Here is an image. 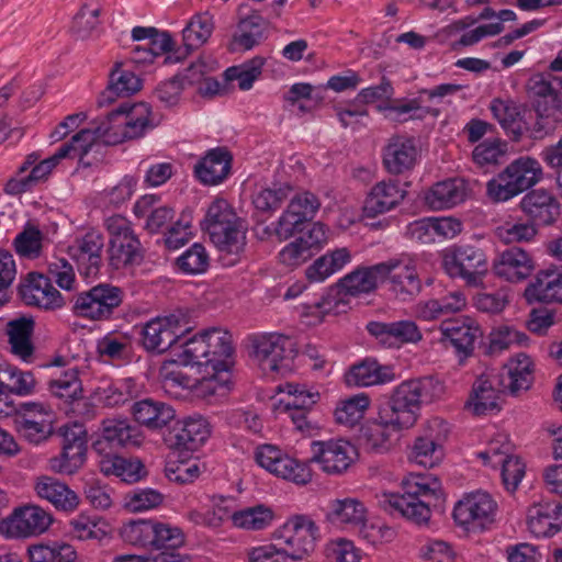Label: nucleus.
<instances>
[{"instance_id":"1","label":"nucleus","mask_w":562,"mask_h":562,"mask_svg":"<svg viewBox=\"0 0 562 562\" xmlns=\"http://www.w3.org/2000/svg\"><path fill=\"white\" fill-rule=\"evenodd\" d=\"M443 390V384L431 376L403 381L380 407L381 418L395 431L408 430L420 417L422 406L438 400Z\"/></svg>"},{"instance_id":"2","label":"nucleus","mask_w":562,"mask_h":562,"mask_svg":"<svg viewBox=\"0 0 562 562\" xmlns=\"http://www.w3.org/2000/svg\"><path fill=\"white\" fill-rule=\"evenodd\" d=\"M201 225L220 251L236 256L244 251L247 227L225 199L212 201Z\"/></svg>"},{"instance_id":"3","label":"nucleus","mask_w":562,"mask_h":562,"mask_svg":"<svg viewBox=\"0 0 562 562\" xmlns=\"http://www.w3.org/2000/svg\"><path fill=\"white\" fill-rule=\"evenodd\" d=\"M439 482L434 476H411L403 481V494L383 493L381 503L391 515H398L418 525H427L431 510L420 496L435 494Z\"/></svg>"},{"instance_id":"4","label":"nucleus","mask_w":562,"mask_h":562,"mask_svg":"<svg viewBox=\"0 0 562 562\" xmlns=\"http://www.w3.org/2000/svg\"><path fill=\"white\" fill-rule=\"evenodd\" d=\"M251 356L265 374H285L292 370L295 344L289 336L279 333L252 335Z\"/></svg>"},{"instance_id":"5","label":"nucleus","mask_w":562,"mask_h":562,"mask_svg":"<svg viewBox=\"0 0 562 562\" xmlns=\"http://www.w3.org/2000/svg\"><path fill=\"white\" fill-rule=\"evenodd\" d=\"M317 538L318 527L305 515L289 518L273 532V539L279 541V546L292 562H301L308 557L315 549Z\"/></svg>"},{"instance_id":"6","label":"nucleus","mask_w":562,"mask_h":562,"mask_svg":"<svg viewBox=\"0 0 562 562\" xmlns=\"http://www.w3.org/2000/svg\"><path fill=\"white\" fill-rule=\"evenodd\" d=\"M150 116V106L145 102L121 104L103 121L108 132L106 144H119L143 136L153 126Z\"/></svg>"},{"instance_id":"7","label":"nucleus","mask_w":562,"mask_h":562,"mask_svg":"<svg viewBox=\"0 0 562 562\" xmlns=\"http://www.w3.org/2000/svg\"><path fill=\"white\" fill-rule=\"evenodd\" d=\"M124 292L110 283H100L75 297L72 312L91 321H109L123 303Z\"/></svg>"},{"instance_id":"8","label":"nucleus","mask_w":562,"mask_h":562,"mask_svg":"<svg viewBox=\"0 0 562 562\" xmlns=\"http://www.w3.org/2000/svg\"><path fill=\"white\" fill-rule=\"evenodd\" d=\"M442 265L451 278H461L472 286L480 285L488 270L485 252L471 245L453 247L445 255Z\"/></svg>"},{"instance_id":"9","label":"nucleus","mask_w":562,"mask_h":562,"mask_svg":"<svg viewBox=\"0 0 562 562\" xmlns=\"http://www.w3.org/2000/svg\"><path fill=\"white\" fill-rule=\"evenodd\" d=\"M256 462L271 474L297 485H305L312 480V470L272 445H262L256 449Z\"/></svg>"},{"instance_id":"10","label":"nucleus","mask_w":562,"mask_h":562,"mask_svg":"<svg viewBox=\"0 0 562 562\" xmlns=\"http://www.w3.org/2000/svg\"><path fill=\"white\" fill-rule=\"evenodd\" d=\"M383 280L389 281V290L403 302L413 300L422 291L416 261L406 255L380 262Z\"/></svg>"},{"instance_id":"11","label":"nucleus","mask_w":562,"mask_h":562,"mask_svg":"<svg viewBox=\"0 0 562 562\" xmlns=\"http://www.w3.org/2000/svg\"><path fill=\"white\" fill-rule=\"evenodd\" d=\"M319 207L321 201L313 192L295 193L274 224L273 235L279 241L291 238L295 233L303 229L305 223L315 217Z\"/></svg>"},{"instance_id":"12","label":"nucleus","mask_w":562,"mask_h":562,"mask_svg":"<svg viewBox=\"0 0 562 562\" xmlns=\"http://www.w3.org/2000/svg\"><path fill=\"white\" fill-rule=\"evenodd\" d=\"M188 329L177 315L155 317L140 330V344L148 352L162 353L176 345Z\"/></svg>"},{"instance_id":"13","label":"nucleus","mask_w":562,"mask_h":562,"mask_svg":"<svg viewBox=\"0 0 562 562\" xmlns=\"http://www.w3.org/2000/svg\"><path fill=\"white\" fill-rule=\"evenodd\" d=\"M52 516L42 507L27 505L15 509L0 521V533L7 538H26L47 530Z\"/></svg>"},{"instance_id":"14","label":"nucleus","mask_w":562,"mask_h":562,"mask_svg":"<svg viewBox=\"0 0 562 562\" xmlns=\"http://www.w3.org/2000/svg\"><path fill=\"white\" fill-rule=\"evenodd\" d=\"M48 391L56 398L70 404L71 412L77 416L85 419L94 417V405L82 396L83 390L77 367L68 368L59 376L50 379Z\"/></svg>"},{"instance_id":"15","label":"nucleus","mask_w":562,"mask_h":562,"mask_svg":"<svg viewBox=\"0 0 562 562\" xmlns=\"http://www.w3.org/2000/svg\"><path fill=\"white\" fill-rule=\"evenodd\" d=\"M442 422L438 418L428 420L419 436L411 447L409 461L424 468H434L443 458V441L446 436L441 431Z\"/></svg>"},{"instance_id":"16","label":"nucleus","mask_w":562,"mask_h":562,"mask_svg":"<svg viewBox=\"0 0 562 562\" xmlns=\"http://www.w3.org/2000/svg\"><path fill=\"white\" fill-rule=\"evenodd\" d=\"M24 412L16 419V430L30 445L46 442L54 432L53 412L49 407L35 402L24 404Z\"/></svg>"},{"instance_id":"17","label":"nucleus","mask_w":562,"mask_h":562,"mask_svg":"<svg viewBox=\"0 0 562 562\" xmlns=\"http://www.w3.org/2000/svg\"><path fill=\"white\" fill-rule=\"evenodd\" d=\"M496 503L486 492L467 494L460 499L453 509V518L457 524L470 528L484 529L494 520Z\"/></svg>"},{"instance_id":"18","label":"nucleus","mask_w":562,"mask_h":562,"mask_svg":"<svg viewBox=\"0 0 562 562\" xmlns=\"http://www.w3.org/2000/svg\"><path fill=\"white\" fill-rule=\"evenodd\" d=\"M312 461L327 474L345 473L357 458V450L349 441L327 440L313 442Z\"/></svg>"},{"instance_id":"19","label":"nucleus","mask_w":562,"mask_h":562,"mask_svg":"<svg viewBox=\"0 0 562 562\" xmlns=\"http://www.w3.org/2000/svg\"><path fill=\"white\" fill-rule=\"evenodd\" d=\"M19 294L30 306L43 310H56L64 305V297L52 284L48 277L41 272H29L19 285Z\"/></svg>"},{"instance_id":"20","label":"nucleus","mask_w":562,"mask_h":562,"mask_svg":"<svg viewBox=\"0 0 562 562\" xmlns=\"http://www.w3.org/2000/svg\"><path fill=\"white\" fill-rule=\"evenodd\" d=\"M104 248L103 235L94 229L77 237L68 247V254L77 262L86 277L98 274L102 266Z\"/></svg>"},{"instance_id":"21","label":"nucleus","mask_w":562,"mask_h":562,"mask_svg":"<svg viewBox=\"0 0 562 562\" xmlns=\"http://www.w3.org/2000/svg\"><path fill=\"white\" fill-rule=\"evenodd\" d=\"M501 390L513 396H519L528 391L533 383V362L526 353L512 358L498 374H493Z\"/></svg>"},{"instance_id":"22","label":"nucleus","mask_w":562,"mask_h":562,"mask_svg":"<svg viewBox=\"0 0 562 562\" xmlns=\"http://www.w3.org/2000/svg\"><path fill=\"white\" fill-rule=\"evenodd\" d=\"M368 331L386 348H400L403 345L416 344L422 340L423 334L413 321L370 322Z\"/></svg>"},{"instance_id":"23","label":"nucleus","mask_w":562,"mask_h":562,"mask_svg":"<svg viewBox=\"0 0 562 562\" xmlns=\"http://www.w3.org/2000/svg\"><path fill=\"white\" fill-rule=\"evenodd\" d=\"M501 393H505V391L501 390L498 381L493 374H481L472 384L465 408L474 416L499 412Z\"/></svg>"},{"instance_id":"24","label":"nucleus","mask_w":562,"mask_h":562,"mask_svg":"<svg viewBox=\"0 0 562 562\" xmlns=\"http://www.w3.org/2000/svg\"><path fill=\"white\" fill-rule=\"evenodd\" d=\"M528 530L538 538L552 537L562 527V504L557 501H540L527 512Z\"/></svg>"},{"instance_id":"25","label":"nucleus","mask_w":562,"mask_h":562,"mask_svg":"<svg viewBox=\"0 0 562 562\" xmlns=\"http://www.w3.org/2000/svg\"><path fill=\"white\" fill-rule=\"evenodd\" d=\"M440 331L441 339L454 348L461 360L473 353L475 341L482 336L480 326L470 318L446 321Z\"/></svg>"},{"instance_id":"26","label":"nucleus","mask_w":562,"mask_h":562,"mask_svg":"<svg viewBox=\"0 0 562 562\" xmlns=\"http://www.w3.org/2000/svg\"><path fill=\"white\" fill-rule=\"evenodd\" d=\"M106 143L108 132L103 122L93 128H83L75 134L69 142L64 143L57 150V157L60 159L78 158L79 162L86 167L91 166L92 161L87 160L88 155L95 150L99 151L101 144L99 139Z\"/></svg>"},{"instance_id":"27","label":"nucleus","mask_w":562,"mask_h":562,"mask_svg":"<svg viewBox=\"0 0 562 562\" xmlns=\"http://www.w3.org/2000/svg\"><path fill=\"white\" fill-rule=\"evenodd\" d=\"M38 156L29 155L25 162L20 167L18 178L11 179L5 186V191L10 194H19L30 190L38 182L45 180L52 170L61 161L57 153L50 157L34 165Z\"/></svg>"},{"instance_id":"28","label":"nucleus","mask_w":562,"mask_h":562,"mask_svg":"<svg viewBox=\"0 0 562 562\" xmlns=\"http://www.w3.org/2000/svg\"><path fill=\"white\" fill-rule=\"evenodd\" d=\"M533 269L531 256L520 247H510L502 251L493 262L494 273L509 282L527 279Z\"/></svg>"},{"instance_id":"29","label":"nucleus","mask_w":562,"mask_h":562,"mask_svg":"<svg viewBox=\"0 0 562 562\" xmlns=\"http://www.w3.org/2000/svg\"><path fill=\"white\" fill-rule=\"evenodd\" d=\"M36 495L50 503L57 510L71 513L79 506L80 499L75 491L56 477L42 475L34 483Z\"/></svg>"},{"instance_id":"30","label":"nucleus","mask_w":562,"mask_h":562,"mask_svg":"<svg viewBox=\"0 0 562 562\" xmlns=\"http://www.w3.org/2000/svg\"><path fill=\"white\" fill-rule=\"evenodd\" d=\"M417 148L412 138L392 137L383 149V166L391 175H403L414 168Z\"/></svg>"},{"instance_id":"31","label":"nucleus","mask_w":562,"mask_h":562,"mask_svg":"<svg viewBox=\"0 0 562 562\" xmlns=\"http://www.w3.org/2000/svg\"><path fill=\"white\" fill-rule=\"evenodd\" d=\"M524 295L529 303L562 304V271L540 270L525 289Z\"/></svg>"},{"instance_id":"32","label":"nucleus","mask_w":562,"mask_h":562,"mask_svg":"<svg viewBox=\"0 0 562 562\" xmlns=\"http://www.w3.org/2000/svg\"><path fill=\"white\" fill-rule=\"evenodd\" d=\"M269 22L259 12L241 16L231 42V50H249L267 38Z\"/></svg>"},{"instance_id":"33","label":"nucleus","mask_w":562,"mask_h":562,"mask_svg":"<svg viewBox=\"0 0 562 562\" xmlns=\"http://www.w3.org/2000/svg\"><path fill=\"white\" fill-rule=\"evenodd\" d=\"M405 191L397 182L380 181L374 184L366 198L363 212L367 217H376L396 207L404 199Z\"/></svg>"},{"instance_id":"34","label":"nucleus","mask_w":562,"mask_h":562,"mask_svg":"<svg viewBox=\"0 0 562 562\" xmlns=\"http://www.w3.org/2000/svg\"><path fill=\"white\" fill-rule=\"evenodd\" d=\"M232 168V155L224 147L209 150L194 166L196 178L204 184L215 186L227 178Z\"/></svg>"},{"instance_id":"35","label":"nucleus","mask_w":562,"mask_h":562,"mask_svg":"<svg viewBox=\"0 0 562 562\" xmlns=\"http://www.w3.org/2000/svg\"><path fill=\"white\" fill-rule=\"evenodd\" d=\"M469 193L467 182L451 178L435 183L426 193L425 201L432 210H445L462 203Z\"/></svg>"},{"instance_id":"36","label":"nucleus","mask_w":562,"mask_h":562,"mask_svg":"<svg viewBox=\"0 0 562 562\" xmlns=\"http://www.w3.org/2000/svg\"><path fill=\"white\" fill-rule=\"evenodd\" d=\"M520 206L537 225H549L560 214L559 203L551 193L543 189L527 193L522 198Z\"/></svg>"},{"instance_id":"37","label":"nucleus","mask_w":562,"mask_h":562,"mask_svg":"<svg viewBox=\"0 0 562 562\" xmlns=\"http://www.w3.org/2000/svg\"><path fill=\"white\" fill-rule=\"evenodd\" d=\"M395 378L392 367L382 366L373 359H366L350 368L346 374V382L348 385L367 387L390 383Z\"/></svg>"},{"instance_id":"38","label":"nucleus","mask_w":562,"mask_h":562,"mask_svg":"<svg viewBox=\"0 0 562 562\" xmlns=\"http://www.w3.org/2000/svg\"><path fill=\"white\" fill-rule=\"evenodd\" d=\"M132 413L137 423L153 430L168 426L176 417L172 406L150 398L134 403Z\"/></svg>"},{"instance_id":"39","label":"nucleus","mask_w":562,"mask_h":562,"mask_svg":"<svg viewBox=\"0 0 562 562\" xmlns=\"http://www.w3.org/2000/svg\"><path fill=\"white\" fill-rule=\"evenodd\" d=\"M379 268L380 263L358 267L338 281L339 292L352 296L371 293L376 289L379 281L383 280L382 271Z\"/></svg>"},{"instance_id":"40","label":"nucleus","mask_w":562,"mask_h":562,"mask_svg":"<svg viewBox=\"0 0 562 562\" xmlns=\"http://www.w3.org/2000/svg\"><path fill=\"white\" fill-rule=\"evenodd\" d=\"M33 329L34 322L25 317L10 321L7 325L10 350L24 362H31L34 356Z\"/></svg>"},{"instance_id":"41","label":"nucleus","mask_w":562,"mask_h":562,"mask_svg":"<svg viewBox=\"0 0 562 562\" xmlns=\"http://www.w3.org/2000/svg\"><path fill=\"white\" fill-rule=\"evenodd\" d=\"M327 518L333 524L357 528L367 521V508L357 498L334 499L329 503Z\"/></svg>"},{"instance_id":"42","label":"nucleus","mask_w":562,"mask_h":562,"mask_svg":"<svg viewBox=\"0 0 562 562\" xmlns=\"http://www.w3.org/2000/svg\"><path fill=\"white\" fill-rule=\"evenodd\" d=\"M178 425L175 429V445L178 448L196 450L211 434L207 420L200 415L189 416Z\"/></svg>"},{"instance_id":"43","label":"nucleus","mask_w":562,"mask_h":562,"mask_svg":"<svg viewBox=\"0 0 562 562\" xmlns=\"http://www.w3.org/2000/svg\"><path fill=\"white\" fill-rule=\"evenodd\" d=\"M36 379L31 371H23L9 363L0 364V396L31 395L36 389Z\"/></svg>"},{"instance_id":"44","label":"nucleus","mask_w":562,"mask_h":562,"mask_svg":"<svg viewBox=\"0 0 562 562\" xmlns=\"http://www.w3.org/2000/svg\"><path fill=\"white\" fill-rule=\"evenodd\" d=\"M102 439L112 448L136 447L142 443L139 430L125 418L104 419Z\"/></svg>"},{"instance_id":"45","label":"nucleus","mask_w":562,"mask_h":562,"mask_svg":"<svg viewBox=\"0 0 562 562\" xmlns=\"http://www.w3.org/2000/svg\"><path fill=\"white\" fill-rule=\"evenodd\" d=\"M350 261L351 252L346 247L327 251L307 268L306 277L313 282L324 281L331 274L340 271Z\"/></svg>"},{"instance_id":"46","label":"nucleus","mask_w":562,"mask_h":562,"mask_svg":"<svg viewBox=\"0 0 562 562\" xmlns=\"http://www.w3.org/2000/svg\"><path fill=\"white\" fill-rule=\"evenodd\" d=\"M144 250L138 237L110 243L109 263L113 269H130L139 266Z\"/></svg>"},{"instance_id":"47","label":"nucleus","mask_w":562,"mask_h":562,"mask_svg":"<svg viewBox=\"0 0 562 562\" xmlns=\"http://www.w3.org/2000/svg\"><path fill=\"white\" fill-rule=\"evenodd\" d=\"M503 171L519 193L535 186L542 176L540 164L531 157H520L510 162Z\"/></svg>"},{"instance_id":"48","label":"nucleus","mask_w":562,"mask_h":562,"mask_svg":"<svg viewBox=\"0 0 562 562\" xmlns=\"http://www.w3.org/2000/svg\"><path fill=\"white\" fill-rule=\"evenodd\" d=\"M99 467L104 475H114L126 483L138 482L145 474L144 465L139 460L125 459L119 456H104L100 460Z\"/></svg>"},{"instance_id":"49","label":"nucleus","mask_w":562,"mask_h":562,"mask_svg":"<svg viewBox=\"0 0 562 562\" xmlns=\"http://www.w3.org/2000/svg\"><path fill=\"white\" fill-rule=\"evenodd\" d=\"M211 368L227 369L226 359L233 353L232 335L221 328H211L203 331Z\"/></svg>"},{"instance_id":"50","label":"nucleus","mask_w":562,"mask_h":562,"mask_svg":"<svg viewBox=\"0 0 562 562\" xmlns=\"http://www.w3.org/2000/svg\"><path fill=\"white\" fill-rule=\"evenodd\" d=\"M213 30L214 21L210 12L194 14L182 31V41L187 53L206 43Z\"/></svg>"},{"instance_id":"51","label":"nucleus","mask_w":562,"mask_h":562,"mask_svg":"<svg viewBox=\"0 0 562 562\" xmlns=\"http://www.w3.org/2000/svg\"><path fill=\"white\" fill-rule=\"evenodd\" d=\"M273 519L274 513L270 507L257 504L237 509L233 517V527L247 531H259L271 526Z\"/></svg>"},{"instance_id":"52","label":"nucleus","mask_w":562,"mask_h":562,"mask_svg":"<svg viewBox=\"0 0 562 562\" xmlns=\"http://www.w3.org/2000/svg\"><path fill=\"white\" fill-rule=\"evenodd\" d=\"M140 89L139 78L130 70L116 68L111 74L110 85L101 94L99 104H110L115 97H127Z\"/></svg>"},{"instance_id":"53","label":"nucleus","mask_w":562,"mask_h":562,"mask_svg":"<svg viewBox=\"0 0 562 562\" xmlns=\"http://www.w3.org/2000/svg\"><path fill=\"white\" fill-rule=\"evenodd\" d=\"M156 522L155 519L131 520L123 525L120 535L131 546L154 550Z\"/></svg>"},{"instance_id":"54","label":"nucleus","mask_w":562,"mask_h":562,"mask_svg":"<svg viewBox=\"0 0 562 562\" xmlns=\"http://www.w3.org/2000/svg\"><path fill=\"white\" fill-rule=\"evenodd\" d=\"M68 533L79 541L102 540L106 537V524L98 516L79 514L68 524Z\"/></svg>"},{"instance_id":"55","label":"nucleus","mask_w":562,"mask_h":562,"mask_svg":"<svg viewBox=\"0 0 562 562\" xmlns=\"http://www.w3.org/2000/svg\"><path fill=\"white\" fill-rule=\"evenodd\" d=\"M45 236L42 231L30 223L13 239V248L21 258L36 259L42 256Z\"/></svg>"},{"instance_id":"56","label":"nucleus","mask_w":562,"mask_h":562,"mask_svg":"<svg viewBox=\"0 0 562 562\" xmlns=\"http://www.w3.org/2000/svg\"><path fill=\"white\" fill-rule=\"evenodd\" d=\"M490 110L504 130L516 137L521 134L522 117L516 102L513 100L494 99L491 102Z\"/></svg>"},{"instance_id":"57","label":"nucleus","mask_w":562,"mask_h":562,"mask_svg":"<svg viewBox=\"0 0 562 562\" xmlns=\"http://www.w3.org/2000/svg\"><path fill=\"white\" fill-rule=\"evenodd\" d=\"M397 432L386 425L381 418V414L378 413L376 419L363 428V445L372 452H385L391 447L392 436Z\"/></svg>"},{"instance_id":"58","label":"nucleus","mask_w":562,"mask_h":562,"mask_svg":"<svg viewBox=\"0 0 562 562\" xmlns=\"http://www.w3.org/2000/svg\"><path fill=\"white\" fill-rule=\"evenodd\" d=\"M205 371L207 375L203 376L195 386L196 394L204 398L226 396L232 378L228 369L211 368Z\"/></svg>"},{"instance_id":"59","label":"nucleus","mask_w":562,"mask_h":562,"mask_svg":"<svg viewBox=\"0 0 562 562\" xmlns=\"http://www.w3.org/2000/svg\"><path fill=\"white\" fill-rule=\"evenodd\" d=\"M201 67V65H191L182 77L177 76L159 85L156 89L157 99L166 106L177 104L184 88V81L191 82L196 79L195 74L202 75Z\"/></svg>"},{"instance_id":"60","label":"nucleus","mask_w":562,"mask_h":562,"mask_svg":"<svg viewBox=\"0 0 562 562\" xmlns=\"http://www.w3.org/2000/svg\"><path fill=\"white\" fill-rule=\"evenodd\" d=\"M101 5L97 1L85 2L72 21V31L81 40L90 37L100 25Z\"/></svg>"},{"instance_id":"61","label":"nucleus","mask_w":562,"mask_h":562,"mask_svg":"<svg viewBox=\"0 0 562 562\" xmlns=\"http://www.w3.org/2000/svg\"><path fill=\"white\" fill-rule=\"evenodd\" d=\"M370 405V398L366 394L351 396L339 403L335 411L336 422L347 427H353L364 415Z\"/></svg>"},{"instance_id":"62","label":"nucleus","mask_w":562,"mask_h":562,"mask_svg":"<svg viewBox=\"0 0 562 562\" xmlns=\"http://www.w3.org/2000/svg\"><path fill=\"white\" fill-rule=\"evenodd\" d=\"M507 143L499 139H490L476 145L472 151L473 161L481 168H490L505 161Z\"/></svg>"},{"instance_id":"63","label":"nucleus","mask_w":562,"mask_h":562,"mask_svg":"<svg viewBox=\"0 0 562 562\" xmlns=\"http://www.w3.org/2000/svg\"><path fill=\"white\" fill-rule=\"evenodd\" d=\"M181 348L182 350L178 355V361L181 364L211 369V358H209L203 331L182 342Z\"/></svg>"},{"instance_id":"64","label":"nucleus","mask_w":562,"mask_h":562,"mask_svg":"<svg viewBox=\"0 0 562 562\" xmlns=\"http://www.w3.org/2000/svg\"><path fill=\"white\" fill-rule=\"evenodd\" d=\"M97 350L102 357L124 359L132 352V338L125 333H108L98 341Z\"/></svg>"}]
</instances>
